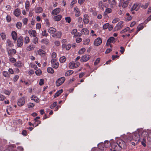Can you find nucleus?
<instances>
[{"label": "nucleus", "instance_id": "nucleus-1", "mask_svg": "<svg viewBox=\"0 0 151 151\" xmlns=\"http://www.w3.org/2000/svg\"><path fill=\"white\" fill-rule=\"evenodd\" d=\"M65 80V78L64 77H61L58 78L56 82V86H59L62 84Z\"/></svg>", "mask_w": 151, "mask_h": 151}, {"label": "nucleus", "instance_id": "nucleus-2", "mask_svg": "<svg viewBox=\"0 0 151 151\" xmlns=\"http://www.w3.org/2000/svg\"><path fill=\"white\" fill-rule=\"evenodd\" d=\"M23 38L22 36H19L18 39L17 45L18 47H21L23 44Z\"/></svg>", "mask_w": 151, "mask_h": 151}, {"label": "nucleus", "instance_id": "nucleus-3", "mask_svg": "<svg viewBox=\"0 0 151 151\" xmlns=\"http://www.w3.org/2000/svg\"><path fill=\"white\" fill-rule=\"evenodd\" d=\"M90 56L89 55H83L81 59V62H86L90 58Z\"/></svg>", "mask_w": 151, "mask_h": 151}, {"label": "nucleus", "instance_id": "nucleus-4", "mask_svg": "<svg viewBox=\"0 0 151 151\" xmlns=\"http://www.w3.org/2000/svg\"><path fill=\"white\" fill-rule=\"evenodd\" d=\"M102 42V40L101 38L98 37L95 40L94 42V45H95L98 46Z\"/></svg>", "mask_w": 151, "mask_h": 151}, {"label": "nucleus", "instance_id": "nucleus-5", "mask_svg": "<svg viewBox=\"0 0 151 151\" xmlns=\"http://www.w3.org/2000/svg\"><path fill=\"white\" fill-rule=\"evenodd\" d=\"M25 102L24 97H23L22 98L19 99L17 102V104L19 106H22L24 104Z\"/></svg>", "mask_w": 151, "mask_h": 151}, {"label": "nucleus", "instance_id": "nucleus-6", "mask_svg": "<svg viewBox=\"0 0 151 151\" xmlns=\"http://www.w3.org/2000/svg\"><path fill=\"white\" fill-rule=\"evenodd\" d=\"M8 55L10 57H12L13 55L15 54L16 52L15 50L11 49L7 50Z\"/></svg>", "mask_w": 151, "mask_h": 151}, {"label": "nucleus", "instance_id": "nucleus-7", "mask_svg": "<svg viewBox=\"0 0 151 151\" xmlns=\"http://www.w3.org/2000/svg\"><path fill=\"white\" fill-rule=\"evenodd\" d=\"M138 4L137 3H135L132 6L131 9V11L135 10L136 11H137L139 9V7L138 6Z\"/></svg>", "mask_w": 151, "mask_h": 151}, {"label": "nucleus", "instance_id": "nucleus-8", "mask_svg": "<svg viewBox=\"0 0 151 151\" xmlns=\"http://www.w3.org/2000/svg\"><path fill=\"white\" fill-rule=\"evenodd\" d=\"M60 9L58 8L53 10L52 12V14L53 15H56L60 12Z\"/></svg>", "mask_w": 151, "mask_h": 151}, {"label": "nucleus", "instance_id": "nucleus-9", "mask_svg": "<svg viewBox=\"0 0 151 151\" xmlns=\"http://www.w3.org/2000/svg\"><path fill=\"white\" fill-rule=\"evenodd\" d=\"M28 33L30 36H33L34 37L36 36V32L35 30H30L29 31Z\"/></svg>", "mask_w": 151, "mask_h": 151}, {"label": "nucleus", "instance_id": "nucleus-10", "mask_svg": "<svg viewBox=\"0 0 151 151\" xmlns=\"http://www.w3.org/2000/svg\"><path fill=\"white\" fill-rule=\"evenodd\" d=\"M62 17V16L61 15H58L54 17L53 19L55 21H59L60 20Z\"/></svg>", "mask_w": 151, "mask_h": 151}, {"label": "nucleus", "instance_id": "nucleus-11", "mask_svg": "<svg viewBox=\"0 0 151 151\" xmlns=\"http://www.w3.org/2000/svg\"><path fill=\"white\" fill-rule=\"evenodd\" d=\"M84 18L83 19V22L84 24H87L89 22V20L88 19V16L86 15L85 14L84 15Z\"/></svg>", "mask_w": 151, "mask_h": 151}, {"label": "nucleus", "instance_id": "nucleus-12", "mask_svg": "<svg viewBox=\"0 0 151 151\" xmlns=\"http://www.w3.org/2000/svg\"><path fill=\"white\" fill-rule=\"evenodd\" d=\"M12 36L13 39L16 41L17 39V34L15 31H13L12 33Z\"/></svg>", "mask_w": 151, "mask_h": 151}, {"label": "nucleus", "instance_id": "nucleus-13", "mask_svg": "<svg viewBox=\"0 0 151 151\" xmlns=\"http://www.w3.org/2000/svg\"><path fill=\"white\" fill-rule=\"evenodd\" d=\"M56 31V29L53 27H50L48 29V32L52 34L54 33Z\"/></svg>", "mask_w": 151, "mask_h": 151}, {"label": "nucleus", "instance_id": "nucleus-14", "mask_svg": "<svg viewBox=\"0 0 151 151\" xmlns=\"http://www.w3.org/2000/svg\"><path fill=\"white\" fill-rule=\"evenodd\" d=\"M14 14L16 16H19L20 14L19 9L18 8L14 10Z\"/></svg>", "mask_w": 151, "mask_h": 151}, {"label": "nucleus", "instance_id": "nucleus-15", "mask_svg": "<svg viewBox=\"0 0 151 151\" xmlns=\"http://www.w3.org/2000/svg\"><path fill=\"white\" fill-rule=\"evenodd\" d=\"M115 38L113 37H110L107 40V43H108V42L111 43H114L115 42Z\"/></svg>", "mask_w": 151, "mask_h": 151}, {"label": "nucleus", "instance_id": "nucleus-16", "mask_svg": "<svg viewBox=\"0 0 151 151\" xmlns=\"http://www.w3.org/2000/svg\"><path fill=\"white\" fill-rule=\"evenodd\" d=\"M31 100L34 101L37 103L39 102L40 101L39 99L37 96L34 95L31 97Z\"/></svg>", "mask_w": 151, "mask_h": 151}, {"label": "nucleus", "instance_id": "nucleus-17", "mask_svg": "<svg viewBox=\"0 0 151 151\" xmlns=\"http://www.w3.org/2000/svg\"><path fill=\"white\" fill-rule=\"evenodd\" d=\"M63 90L62 89H60L59 91H58L55 94L54 96V98H56L58 96H59L63 92Z\"/></svg>", "mask_w": 151, "mask_h": 151}, {"label": "nucleus", "instance_id": "nucleus-18", "mask_svg": "<svg viewBox=\"0 0 151 151\" xmlns=\"http://www.w3.org/2000/svg\"><path fill=\"white\" fill-rule=\"evenodd\" d=\"M112 11V9L110 8H107L106 9L105 12L104 13V15H106L108 13H111Z\"/></svg>", "mask_w": 151, "mask_h": 151}, {"label": "nucleus", "instance_id": "nucleus-19", "mask_svg": "<svg viewBox=\"0 0 151 151\" xmlns=\"http://www.w3.org/2000/svg\"><path fill=\"white\" fill-rule=\"evenodd\" d=\"M123 23V21H121L119 22L116 26L115 29H116L117 27H119V29H121L123 27L122 24Z\"/></svg>", "mask_w": 151, "mask_h": 151}, {"label": "nucleus", "instance_id": "nucleus-20", "mask_svg": "<svg viewBox=\"0 0 151 151\" xmlns=\"http://www.w3.org/2000/svg\"><path fill=\"white\" fill-rule=\"evenodd\" d=\"M81 32L82 33H84L86 35L88 34L89 31L87 29L83 28L81 30Z\"/></svg>", "mask_w": 151, "mask_h": 151}, {"label": "nucleus", "instance_id": "nucleus-21", "mask_svg": "<svg viewBox=\"0 0 151 151\" xmlns=\"http://www.w3.org/2000/svg\"><path fill=\"white\" fill-rule=\"evenodd\" d=\"M73 70H68L67 71L65 74V76H70L73 73Z\"/></svg>", "mask_w": 151, "mask_h": 151}, {"label": "nucleus", "instance_id": "nucleus-22", "mask_svg": "<svg viewBox=\"0 0 151 151\" xmlns=\"http://www.w3.org/2000/svg\"><path fill=\"white\" fill-rule=\"evenodd\" d=\"M47 70V72L50 73H53L54 72L53 69L51 67L48 68Z\"/></svg>", "mask_w": 151, "mask_h": 151}, {"label": "nucleus", "instance_id": "nucleus-23", "mask_svg": "<svg viewBox=\"0 0 151 151\" xmlns=\"http://www.w3.org/2000/svg\"><path fill=\"white\" fill-rule=\"evenodd\" d=\"M108 2L111 5H116V4L115 0H109Z\"/></svg>", "mask_w": 151, "mask_h": 151}, {"label": "nucleus", "instance_id": "nucleus-24", "mask_svg": "<svg viewBox=\"0 0 151 151\" xmlns=\"http://www.w3.org/2000/svg\"><path fill=\"white\" fill-rule=\"evenodd\" d=\"M69 66L70 68L72 69L74 67H75V64L73 62H71L69 63Z\"/></svg>", "mask_w": 151, "mask_h": 151}, {"label": "nucleus", "instance_id": "nucleus-25", "mask_svg": "<svg viewBox=\"0 0 151 151\" xmlns=\"http://www.w3.org/2000/svg\"><path fill=\"white\" fill-rule=\"evenodd\" d=\"M3 74L4 76L6 77H9V73L6 71H4L3 72Z\"/></svg>", "mask_w": 151, "mask_h": 151}, {"label": "nucleus", "instance_id": "nucleus-26", "mask_svg": "<svg viewBox=\"0 0 151 151\" xmlns=\"http://www.w3.org/2000/svg\"><path fill=\"white\" fill-rule=\"evenodd\" d=\"M130 29V28L129 27H127L123 30H122L120 32V34H122L125 32H126L129 31Z\"/></svg>", "mask_w": 151, "mask_h": 151}, {"label": "nucleus", "instance_id": "nucleus-27", "mask_svg": "<svg viewBox=\"0 0 151 151\" xmlns=\"http://www.w3.org/2000/svg\"><path fill=\"white\" fill-rule=\"evenodd\" d=\"M66 58L65 56H62L60 58V61L61 63H63L66 61Z\"/></svg>", "mask_w": 151, "mask_h": 151}, {"label": "nucleus", "instance_id": "nucleus-28", "mask_svg": "<svg viewBox=\"0 0 151 151\" xmlns=\"http://www.w3.org/2000/svg\"><path fill=\"white\" fill-rule=\"evenodd\" d=\"M22 23L19 22H17V23L16 24V26L17 28L19 29H21V27H22Z\"/></svg>", "mask_w": 151, "mask_h": 151}, {"label": "nucleus", "instance_id": "nucleus-29", "mask_svg": "<svg viewBox=\"0 0 151 151\" xmlns=\"http://www.w3.org/2000/svg\"><path fill=\"white\" fill-rule=\"evenodd\" d=\"M42 11V9L41 7H37V8L36 12V13H39L41 12Z\"/></svg>", "mask_w": 151, "mask_h": 151}, {"label": "nucleus", "instance_id": "nucleus-30", "mask_svg": "<svg viewBox=\"0 0 151 151\" xmlns=\"http://www.w3.org/2000/svg\"><path fill=\"white\" fill-rule=\"evenodd\" d=\"M143 26L141 25H139L137 27V32H138L140 30H142L143 28Z\"/></svg>", "mask_w": 151, "mask_h": 151}, {"label": "nucleus", "instance_id": "nucleus-31", "mask_svg": "<svg viewBox=\"0 0 151 151\" xmlns=\"http://www.w3.org/2000/svg\"><path fill=\"white\" fill-rule=\"evenodd\" d=\"M14 65L17 67H20L22 66L20 62H17L14 64Z\"/></svg>", "mask_w": 151, "mask_h": 151}, {"label": "nucleus", "instance_id": "nucleus-32", "mask_svg": "<svg viewBox=\"0 0 151 151\" xmlns=\"http://www.w3.org/2000/svg\"><path fill=\"white\" fill-rule=\"evenodd\" d=\"M86 50V49L85 48H83L81 49L78 51V53L80 54H83Z\"/></svg>", "mask_w": 151, "mask_h": 151}, {"label": "nucleus", "instance_id": "nucleus-33", "mask_svg": "<svg viewBox=\"0 0 151 151\" xmlns=\"http://www.w3.org/2000/svg\"><path fill=\"white\" fill-rule=\"evenodd\" d=\"M7 43L8 46L9 47H12L13 45V44L12 43L10 40L9 39L7 40Z\"/></svg>", "mask_w": 151, "mask_h": 151}, {"label": "nucleus", "instance_id": "nucleus-34", "mask_svg": "<svg viewBox=\"0 0 151 151\" xmlns=\"http://www.w3.org/2000/svg\"><path fill=\"white\" fill-rule=\"evenodd\" d=\"M146 142V139L145 138H143L142 139V141H141V144L143 145V146L145 147L146 146V145L145 144Z\"/></svg>", "mask_w": 151, "mask_h": 151}, {"label": "nucleus", "instance_id": "nucleus-35", "mask_svg": "<svg viewBox=\"0 0 151 151\" xmlns=\"http://www.w3.org/2000/svg\"><path fill=\"white\" fill-rule=\"evenodd\" d=\"M35 73L37 76H40L42 73V71L40 70H37L36 71Z\"/></svg>", "mask_w": 151, "mask_h": 151}, {"label": "nucleus", "instance_id": "nucleus-36", "mask_svg": "<svg viewBox=\"0 0 151 151\" xmlns=\"http://www.w3.org/2000/svg\"><path fill=\"white\" fill-rule=\"evenodd\" d=\"M109 23H106L104 24L103 26V28L105 29H107L109 26Z\"/></svg>", "mask_w": 151, "mask_h": 151}, {"label": "nucleus", "instance_id": "nucleus-37", "mask_svg": "<svg viewBox=\"0 0 151 151\" xmlns=\"http://www.w3.org/2000/svg\"><path fill=\"white\" fill-rule=\"evenodd\" d=\"M41 42L46 45L48 44V40L47 39H42L41 41Z\"/></svg>", "mask_w": 151, "mask_h": 151}, {"label": "nucleus", "instance_id": "nucleus-38", "mask_svg": "<svg viewBox=\"0 0 151 151\" xmlns=\"http://www.w3.org/2000/svg\"><path fill=\"white\" fill-rule=\"evenodd\" d=\"M61 33L60 32H58L55 34V35L56 36V37L58 38H60L61 36Z\"/></svg>", "mask_w": 151, "mask_h": 151}, {"label": "nucleus", "instance_id": "nucleus-39", "mask_svg": "<svg viewBox=\"0 0 151 151\" xmlns=\"http://www.w3.org/2000/svg\"><path fill=\"white\" fill-rule=\"evenodd\" d=\"M100 60V59L99 58H97L94 63V65H96L99 62Z\"/></svg>", "mask_w": 151, "mask_h": 151}, {"label": "nucleus", "instance_id": "nucleus-40", "mask_svg": "<svg viewBox=\"0 0 151 151\" xmlns=\"http://www.w3.org/2000/svg\"><path fill=\"white\" fill-rule=\"evenodd\" d=\"M59 65V63H56L54 64L52 66V67L54 68H57L58 67Z\"/></svg>", "mask_w": 151, "mask_h": 151}, {"label": "nucleus", "instance_id": "nucleus-41", "mask_svg": "<svg viewBox=\"0 0 151 151\" xmlns=\"http://www.w3.org/2000/svg\"><path fill=\"white\" fill-rule=\"evenodd\" d=\"M65 20L67 22L70 23L71 22V19L70 17H67L65 18Z\"/></svg>", "mask_w": 151, "mask_h": 151}, {"label": "nucleus", "instance_id": "nucleus-42", "mask_svg": "<svg viewBox=\"0 0 151 151\" xmlns=\"http://www.w3.org/2000/svg\"><path fill=\"white\" fill-rule=\"evenodd\" d=\"M34 106V104L33 103H29L28 104V107L29 108H32Z\"/></svg>", "mask_w": 151, "mask_h": 151}, {"label": "nucleus", "instance_id": "nucleus-43", "mask_svg": "<svg viewBox=\"0 0 151 151\" xmlns=\"http://www.w3.org/2000/svg\"><path fill=\"white\" fill-rule=\"evenodd\" d=\"M48 33H46V30L45 29L43 32H42V35L43 36L47 37L48 35Z\"/></svg>", "mask_w": 151, "mask_h": 151}, {"label": "nucleus", "instance_id": "nucleus-44", "mask_svg": "<svg viewBox=\"0 0 151 151\" xmlns=\"http://www.w3.org/2000/svg\"><path fill=\"white\" fill-rule=\"evenodd\" d=\"M128 2L127 1H124L122 6V7L124 8H125L128 5Z\"/></svg>", "mask_w": 151, "mask_h": 151}, {"label": "nucleus", "instance_id": "nucleus-45", "mask_svg": "<svg viewBox=\"0 0 151 151\" xmlns=\"http://www.w3.org/2000/svg\"><path fill=\"white\" fill-rule=\"evenodd\" d=\"M44 83V80L43 79H41L40 80L39 83V85L40 86L43 85Z\"/></svg>", "mask_w": 151, "mask_h": 151}, {"label": "nucleus", "instance_id": "nucleus-46", "mask_svg": "<svg viewBox=\"0 0 151 151\" xmlns=\"http://www.w3.org/2000/svg\"><path fill=\"white\" fill-rule=\"evenodd\" d=\"M40 117L37 116V117H36V118H35L34 119V120L35 121V124L37 122H39V124H40L41 123L40 121L37 120V119H40Z\"/></svg>", "mask_w": 151, "mask_h": 151}, {"label": "nucleus", "instance_id": "nucleus-47", "mask_svg": "<svg viewBox=\"0 0 151 151\" xmlns=\"http://www.w3.org/2000/svg\"><path fill=\"white\" fill-rule=\"evenodd\" d=\"M29 41V38L28 37H26L24 38V42L26 43H27Z\"/></svg>", "mask_w": 151, "mask_h": 151}, {"label": "nucleus", "instance_id": "nucleus-48", "mask_svg": "<svg viewBox=\"0 0 151 151\" xmlns=\"http://www.w3.org/2000/svg\"><path fill=\"white\" fill-rule=\"evenodd\" d=\"M27 49L28 50L30 51L31 50H33L34 49V48L32 46H29L27 47Z\"/></svg>", "mask_w": 151, "mask_h": 151}, {"label": "nucleus", "instance_id": "nucleus-49", "mask_svg": "<svg viewBox=\"0 0 151 151\" xmlns=\"http://www.w3.org/2000/svg\"><path fill=\"white\" fill-rule=\"evenodd\" d=\"M19 78V76L18 75H16L13 78L14 82H16Z\"/></svg>", "mask_w": 151, "mask_h": 151}, {"label": "nucleus", "instance_id": "nucleus-50", "mask_svg": "<svg viewBox=\"0 0 151 151\" xmlns=\"http://www.w3.org/2000/svg\"><path fill=\"white\" fill-rule=\"evenodd\" d=\"M10 61L12 63H14L16 61V59L14 58H10L9 59Z\"/></svg>", "mask_w": 151, "mask_h": 151}, {"label": "nucleus", "instance_id": "nucleus-51", "mask_svg": "<svg viewBox=\"0 0 151 151\" xmlns=\"http://www.w3.org/2000/svg\"><path fill=\"white\" fill-rule=\"evenodd\" d=\"M38 42V38L36 37L33 40V42L35 43L36 44Z\"/></svg>", "mask_w": 151, "mask_h": 151}, {"label": "nucleus", "instance_id": "nucleus-52", "mask_svg": "<svg viewBox=\"0 0 151 151\" xmlns=\"http://www.w3.org/2000/svg\"><path fill=\"white\" fill-rule=\"evenodd\" d=\"M28 19L27 18H24L23 20V22L24 24H27Z\"/></svg>", "mask_w": 151, "mask_h": 151}, {"label": "nucleus", "instance_id": "nucleus-53", "mask_svg": "<svg viewBox=\"0 0 151 151\" xmlns=\"http://www.w3.org/2000/svg\"><path fill=\"white\" fill-rule=\"evenodd\" d=\"M5 97L4 96L0 95V101H3L5 99Z\"/></svg>", "mask_w": 151, "mask_h": 151}, {"label": "nucleus", "instance_id": "nucleus-54", "mask_svg": "<svg viewBox=\"0 0 151 151\" xmlns=\"http://www.w3.org/2000/svg\"><path fill=\"white\" fill-rule=\"evenodd\" d=\"M103 3L102 1H100L98 3V5L99 7L101 8L102 7V6H103Z\"/></svg>", "mask_w": 151, "mask_h": 151}, {"label": "nucleus", "instance_id": "nucleus-55", "mask_svg": "<svg viewBox=\"0 0 151 151\" xmlns=\"http://www.w3.org/2000/svg\"><path fill=\"white\" fill-rule=\"evenodd\" d=\"M0 35H1V38L3 40H4V39L5 38L6 35L4 33H1L0 34Z\"/></svg>", "mask_w": 151, "mask_h": 151}, {"label": "nucleus", "instance_id": "nucleus-56", "mask_svg": "<svg viewBox=\"0 0 151 151\" xmlns=\"http://www.w3.org/2000/svg\"><path fill=\"white\" fill-rule=\"evenodd\" d=\"M6 19L7 21L8 22H9L11 20V17L9 15L7 16L6 17Z\"/></svg>", "mask_w": 151, "mask_h": 151}, {"label": "nucleus", "instance_id": "nucleus-57", "mask_svg": "<svg viewBox=\"0 0 151 151\" xmlns=\"http://www.w3.org/2000/svg\"><path fill=\"white\" fill-rule=\"evenodd\" d=\"M112 49L110 48H108L106 49L105 51V53L106 54H108L111 51Z\"/></svg>", "mask_w": 151, "mask_h": 151}, {"label": "nucleus", "instance_id": "nucleus-58", "mask_svg": "<svg viewBox=\"0 0 151 151\" xmlns=\"http://www.w3.org/2000/svg\"><path fill=\"white\" fill-rule=\"evenodd\" d=\"M22 134L24 136H26L27 134V132L26 130H23L22 132Z\"/></svg>", "mask_w": 151, "mask_h": 151}, {"label": "nucleus", "instance_id": "nucleus-59", "mask_svg": "<svg viewBox=\"0 0 151 151\" xmlns=\"http://www.w3.org/2000/svg\"><path fill=\"white\" fill-rule=\"evenodd\" d=\"M76 41L77 42L79 43L81 41L82 39L81 38H78L76 39Z\"/></svg>", "mask_w": 151, "mask_h": 151}, {"label": "nucleus", "instance_id": "nucleus-60", "mask_svg": "<svg viewBox=\"0 0 151 151\" xmlns=\"http://www.w3.org/2000/svg\"><path fill=\"white\" fill-rule=\"evenodd\" d=\"M56 55L55 52H53L52 54V58H55L56 57Z\"/></svg>", "mask_w": 151, "mask_h": 151}, {"label": "nucleus", "instance_id": "nucleus-61", "mask_svg": "<svg viewBox=\"0 0 151 151\" xmlns=\"http://www.w3.org/2000/svg\"><path fill=\"white\" fill-rule=\"evenodd\" d=\"M71 47L70 45V44H68L67 45H66V49L67 50H69Z\"/></svg>", "mask_w": 151, "mask_h": 151}, {"label": "nucleus", "instance_id": "nucleus-62", "mask_svg": "<svg viewBox=\"0 0 151 151\" xmlns=\"http://www.w3.org/2000/svg\"><path fill=\"white\" fill-rule=\"evenodd\" d=\"M120 48L121 49V50L120 51V52L122 53H123L124 51V48L122 46Z\"/></svg>", "mask_w": 151, "mask_h": 151}, {"label": "nucleus", "instance_id": "nucleus-63", "mask_svg": "<svg viewBox=\"0 0 151 151\" xmlns=\"http://www.w3.org/2000/svg\"><path fill=\"white\" fill-rule=\"evenodd\" d=\"M119 19L118 18L115 19L112 21V22L113 23H115L118 22L119 21Z\"/></svg>", "mask_w": 151, "mask_h": 151}, {"label": "nucleus", "instance_id": "nucleus-64", "mask_svg": "<svg viewBox=\"0 0 151 151\" xmlns=\"http://www.w3.org/2000/svg\"><path fill=\"white\" fill-rule=\"evenodd\" d=\"M41 27V25L40 24L37 23L36 24V28L39 29Z\"/></svg>", "mask_w": 151, "mask_h": 151}]
</instances>
